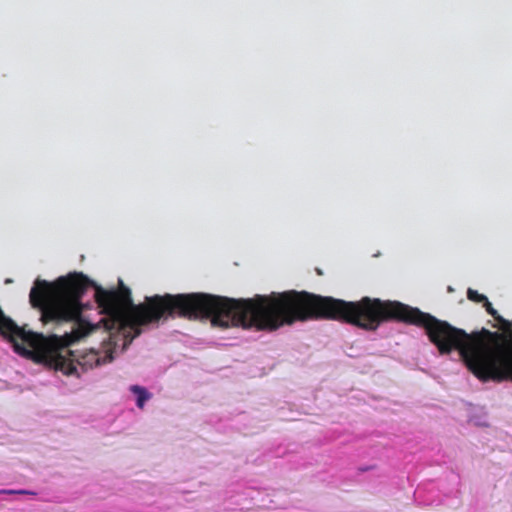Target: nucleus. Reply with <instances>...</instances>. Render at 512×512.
Wrapping results in <instances>:
<instances>
[{
    "instance_id": "f257e3e1",
    "label": "nucleus",
    "mask_w": 512,
    "mask_h": 512,
    "mask_svg": "<svg viewBox=\"0 0 512 512\" xmlns=\"http://www.w3.org/2000/svg\"><path fill=\"white\" fill-rule=\"evenodd\" d=\"M95 288V301L107 317L101 319L105 330L112 333L130 329V342L141 334V326L167 318L210 319L213 326H241L259 331H275L291 325V290L257 294L253 298L233 299L206 293L164 294L147 296L143 303L133 304L131 291L120 283L118 290H105L83 273L73 272L53 282L36 279L29 301L40 311V321L56 326L72 323L70 333L63 337L44 336L18 326L0 308V335L8 340L14 351L38 362H47L66 375H78L77 366L93 368L112 362V352L102 357L90 351L75 359L67 347L97 329L82 317V297L87 289Z\"/></svg>"
},
{
    "instance_id": "f03ea898",
    "label": "nucleus",
    "mask_w": 512,
    "mask_h": 512,
    "mask_svg": "<svg viewBox=\"0 0 512 512\" xmlns=\"http://www.w3.org/2000/svg\"><path fill=\"white\" fill-rule=\"evenodd\" d=\"M483 306L486 312L491 315L499 324V328L503 331V334H506L509 338H512V322L503 318L496 309L492 306V304L487 299V302L483 303Z\"/></svg>"
},
{
    "instance_id": "7ed1b4c3",
    "label": "nucleus",
    "mask_w": 512,
    "mask_h": 512,
    "mask_svg": "<svg viewBox=\"0 0 512 512\" xmlns=\"http://www.w3.org/2000/svg\"><path fill=\"white\" fill-rule=\"evenodd\" d=\"M131 391L137 396V406L142 409L145 402L150 398V394L145 388L138 385H133Z\"/></svg>"
},
{
    "instance_id": "20e7f679",
    "label": "nucleus",
    "mask_w": 512,
    "mask_h": 512,
    "mask_svg": "<svg viewBox=\"0 0 512 512\" xmlns=\"http://www.w3.org/2000/svg\"><path fill=\"white\" fill-rule=\"evenodd\" d=\"M467 298L475 303H484L487 302V297L483 294L478 293V291L468 288L467 290Z\"/></svg>"
},
{
    "instance_id": "39448f33",
    "label": "nucleus",
    "mask_w": 512,
    "mask_h": 512,
    "mask_svg": "<svg viewBox=\"0 0 512 512\" xmlns=\"http://www.w3.org/2000/svg\"><path fill=\"white\" fill-rule=\"evenodd\" d=\"M2 493L8 494H31L35 495V492L27 491V490H2Z\"/></svg>"
},
{
    "instance_id": "423d86ee",
    "label": "nucleus",
    "mask_w": 512,
    "mask_h": 512,
    "mask_svg": "<svg viewBox=\"0 0 512 512\" xmlns=\"http://www.w3.org/2000/svg\"><path fill=\"white\" fill-rule=\"evenodd\" d=\"M454 289L451 286H448V292H453Z\"/></svg>"
}]
</instances>
